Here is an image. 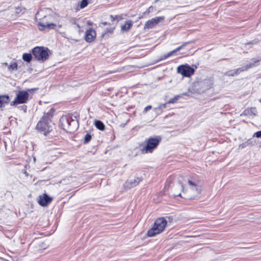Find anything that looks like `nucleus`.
Returning <instances> with one entry per match:
<instances>
[{"mask_svg":"<svg viewBox=\"0 0 261 261\" xmlns=\"http://www.w3.org/2000/svg\"><path fill=\"white\" fill-rule=\"evenodd\" d=\"M62 128L67 132L72 133L75 132L79 127V122L76 117H73L72 115H67L62 116L60 119Z\"/></svg>","mask_w":261,"mask_h":261,"instance_id":"obj_1","label":"nucleus"},{"mask_svg":"<svg viewBox=\"0 0 261 261\" xmlns=\"http://www.w3.org/2000/svg\"><path fill=\"white\" fill-rule=\"evenodd\" d=\"M167 225V221L164 218H158L154 223L153 227L147 232L148 237H152L162 232Z\"/></svg>","mask_w":261,"mask_h":261,"instance_id":"obj_2","label":"nucleus"},{"mask_svg":"<svg viewBox=\"0 0 261 261\" xmlns=\"http://www.w3.org/2000/svg\"><path fill=\"white\" fill-rule=\"evenodd\" d=\"M188 184L189 188L187 191L186 197L189 199H194L200 194L202 190L201 186L198 181L191 180H188Z\"/></svg>","mask_w":261,"mask_h":261,"instance_id":"obj_3","label":"nucleus"},{"mask_svg":"<svg viewBox=\"0 0 261 261\" xmlns=\"http://www.w3.org/2000/svg\"><path fill=\"white\" fill-rule=\"evenodd\" d=\"M49 50L47 48L37 46L32 50L34 58L38 61H44L48 58Z\"/></svg>","mask_w":261,"mask_h":261,"instance_id":"obj_4","label":"nucleus"},{"mask_svg":"<svg viewBox=\"0 0 261 261\" xmlns=\"http://www.w3.org/2000/svg\"><path fill=\"white\" fill-rule=\"evenodd\" d=\"M51 18V16L48 15H45L43 18L40 19V21L38 22L39 30L43 31L46 29H54L56 25V24L50 22Z\"/></svg>","mask_w":261,"mask_h":261,"instance_id":"obj_5","label":"nucleus"},{"mask_svg":"<svg viewBox=\"0 0 261 261\" xmlns=\"http://www.w3.org/2000/svg\"><path fill=\"white\" fill-rule=\"evenodd\" d=\"M161 141L160 138H150L144 148L146 152H152L153 149L157 147Z\"/></svg>","mask_w":261,"mask_h":261,"instance_id":"obj_6","label":"nucleus"},{"mask_svg":"<svg viewBox=\"0 0 261 261\" xmlns=\"http://www.w3.org/2000/svg\"><path fill=\"white\" fill-rule=\"evenodd\" d=\"M195 70L191 68L188 65H181L179 66L177 68V72L181 74L182 76L189 77L194 74Z\"/></svg>","mask_w":261,"mask_h":261,"instance_id":"obj_7","label":"nucleus"},{"mask_svg":"<svg viewBox=\"0 0 261 261\" xmlns=\"http://www.w3.org/2000/svg\"><path fill=\"white\" fill-rule=\"evenodd\" d=\"M29 97V93L27 91H19L16 97L11 102V105L25 103Z\"/></svg>","mask_w":261,"mask_h":261,"instance_id":"obj_8","label":"nucleus"},{"mask_svg":"<svg viewBox=\"0 0 261 261\" xmlns=\"http://www.w3.org/2000/svg\"><path fill=\"white\" fill-rule=\"evenodd\" d=\"M36 128L41 131H44V135H46V133L51 130V127L49 123L45 121V116L42 118L41 120L38 122Z\"/></svg>","mask_w":261,"mask_h":261,"instance_id":"obj_9","label":"nucleus"},{"mask_svg":"<svg viewBox=\"0 0 261 261\" xmlns=\"http://www.w3.org/2000/svg\"><path fill=\"white\" fill-rule=\"evenodd\" d=\"M164 20V16L156 17L147 21L144 26V29H149L154 28L160 22Z\"/></svg>","mask_w":261,"mask_h":261,"instance_id":"obj_10","label":"nucleus"},{"mask_svg":"<svg viewBox=\"0 0 261 261\" xmlns=\"http://www.w3.org/2000/svg\"><path fill=\"white\" fill-rule=\"evenodd\" d=\"M258 61L254 62V63H250L249 64H247L245 67H242L237 69L236 70L233 71H229L227 73V75L228 76H234L238 73H240L241 72L247 70L250 68H251L255 65V63H257Z\"/></svg>","mask_w":261,"mask_h":261,"instance_id":"obj_11","label":"nucleus"},{"mask_svg":"<svg viewBox=\"0 0 261 261\" xmlns=\"http://www.w3.org/2000/svg\"><path fill=\"white\" fill-rule=\"evenodd\" d=\"M39 198L38 202L39 204L42 206H47L53 200L51 197H49L45 193L42 195H40Z\"/></svg>","mask_w":261,"mask_h":261,"instance_id":"obj_12","label":"nucleus"},{"mask_svg":"<svg viewBox=\"0 0 261 261\" xmlns=\"http://www.w3.org/2000/svg\"><path fill=\"white\" fill-rule=\"evenodd\" d=\"M96 32L94 30L90 29L86 31L85 39L87 42H92L96 38Z\"/></svg>","mask_w":261,"mask_h":261,"instance_id":"obj_13","label":"nucleus"},{"mask_svg":"<svg viewBox=\"0 0 261 261\" xmlns=\"http://www.w3.org/2000/svg\"><path fill=\"white\" fill-rule=\"evenodd\" d=\"M141 181V179L139 177L128 180L124 184V187L126 189H130L138 185Z\"/></svg>","mask_w":261,"mask_h":261,"instance_id":"obj_14","label":"nucleus"},{"mask_svg":"<svg viewBox=\"0 0 261 261\" xmlns=\"http://www.w3.org/2000/svg\"><path fill=\"white\" fill-rule=\"evenodd\" d=\"M189 42H185L184 44H182L181 45L179 46L177 48H176L175 49L169 52L167 55H164V56H162L160 59V61L165 60L167 59V58L169 57L170 56L173 55L174 53L179 51L181 48H182L185 46H186L187 44H188Z\"/></svg>","mask_w":261,"mask_h":261,"instance_id":"obj_15","label":"nucleus"},{"mask_svg":"<svg viewBox=\"0 0 261 261\" xmlns=\"http://www.w3.org/2000/svg\"><path fill=\"white\" fill-rule=\"evenodd\" d=\"M256 110L254 108H251L250 109H247L244 111L241 116H254L256 115Z\"/></svg>","mask_w":261,"mask_h":261,"instance_id":"obj_16","label":"nucleus"},{"mask_svg":"<svg viewBox=\"0 0 261 261\" xmlns=\"http://www.w3.org/2000/svg\"><path fill=\"white\" fill-rule=\"evenodd\" d=\"M133 22L132 20H127L125 24L121 25V30L122 32H127L133 26Z\"/></svg>","mask_w":261,"mask_h":261,"instance_id":"obj_17","label":"nucleus"},{"mask_svg":"<svg viewBox=\"0 0 261 261\" xmlns=\"http://www.w3.org/2000/svg\"><path fill=\"white\" fill-rule=\"evenodd\" d=\"M70 22L71 24V26H74V24H76V28L78 29L77 34L80 35L81 32H83V30H81V27L80 26V24L79 23V20L73 18L70 19Z\"/></svg>","mask_w":261,"mask_h":261,"instance_id":"obj_18","label":"nucleus"},{"mask_svg":"<svg viewBox=\"0 0 261 261\" xmlns=\"http://www.w3.org/2000/svg\"><path fill=\"white\" fill-rule=\"evenodd\" d=\"M18 69V65L17 63L16 62H11L8 67V71L12 73V72L14 71H16Z\"/></svg>","mask_w":261,"mask_h":261,"instance_id":"obj_19","label":"nucleus"},{"mask_svg":"<svg viewBox=\"0 0 261 261\" xmlns=\"http://www.w3.org/2000/svg\"><path fill=\"white\" fill-rule=\"evenodd\" d=\"M9 101V97L8 95L0 96V108L3 107L5 104L8 103Z\"/></svg>","mask_w":261,"mask_h":261,"instance_id":"obj_20","label":"nucleus"},{"mask_svg":"<svg viewBox=\"0 0 261 261\" xmlns=\"http://www.w3.org/2000/svg\"><path fill=\"white\" fill-rule=\"evenodd\" d=\"M95 125L96 128L99 130H103L105 129V125L99 120H96L95 121Z\"/></svg>","mask_w":261,"mask_h":261,"instance_id":"obj_21","label":"nucleus"},{"mask_svg":"<svg viewBox=\"0 0 261 261\" xmlns=\"http://www.w3.org/2000/svg\"><path fill=\"white\" fill-rule=\"evenodd\" d=\"M32 59V55L31 54L24 53L22 55V59L27 62H30Z\"/></svg>","mask_w":261,"mask_h":261,"instance_id":"obj_22","label":"nucleus"},{"mask_svg":"<svg viewBox=\"0 0 261 261\" xmlns=\"http://www.w3.org/2000/svg\"><path fill=\"white\" fill-rule=\"evenodd\" d=\"M78 29L76 28V24H74V26H71L70 32L72 35H74L77 34Z\"/></svg>","mask_w":261,"mask_h":261,"instance_id":"obj_23","label":"nucleus"},{"mask_svg":"<svg viewBox=\"0 0 261 261\" xmlns=\"http://www.w3.org/2000/svg\"><path fill=\"white\" fill-rule=\"evenodd\" d=\"M180 97V95H176L173 98H171L168 101V103H173L174 102H175L178 99V98Z\"/></svg>","mask_w":261,"mask_h":261,"instance_id":"obj_24","label":"nucleus"},{"mask_svg":"<svg viewBox=\"0 0 261 261\" xmlns=\"http://www.w3.org/2000/svg\"><path fill=\"white\" fill-rule=\"evenodd\" d=\"M110 18L112 21H115V20H117L118 21L123 19L122 16L121 15H115V16L110 15Z\"/></svg>","mask_w":261,"mask_h":261,"instance_id":"obj_25","label":"nucleus"},{"mask_svg":"<svg viewBox=\"0 0 261 261\" xmlns=\"http://www.w3.org/2000/svg\"><path fill=\"white\" fill-rule=\"evenodd\" d=\"M166 108V103L161 104L158 107L154 108V111H157L158 110L162 111L163 109Z\"/></svg>","mask_w":261,"mask_h":261,"instance_id":"obj_26","label":"nucleus"},{"mask_svg":"<svg viewBox=\"0 0 261 261\" xmlns=\"http://www.w3.org/2000/svg\"><path fill=\"white\" fill-rule=\"evenodd\" d=\"M91 136L89 134H87L86 135V136H85L84 143H88L91 140Z\"/></svg>","mask_w":261,"mask_h":261,"instance_id":"obj_27","label":"nucleus"},{"mask_svg":"<svg viewBox=\"0 0 261 261\" xmlns=\"http://www.w3.org/2000/svg\"><path fill=\"white\" fill-rule=\"evenodd\" d=\"M88 4L87 0H82L81 3L80 7L81 8H84L86 7Z\"/></svg>","mask_w":261,"mask_h":261,"instance_id":"obj_28","label":"nucleus"},{"mask_svg":"<svg viewBox=\"0 0 261 261\" xmlns=\"http://www.w3.org/2000/svg\"><path fill=\"white\" fill-rule=\"evenodd\" d=\"M114 28H111L109 29H107L105 32L102 34V36H103L105 35H106L107 33H112L114 31Z\"/></svg>","mask_w":261,"mask_h":261,"instance_id":"obj_29","label":"nucleus"},{"mask_svg":"<svg viewBox=\"0 0 261 261\" xmlns=\"http://www.w3.org/2000/svg\"><path fill=\"white\" fill-rule=\"evenodd\" d=\"M253 137H256L257 138H261V130L256 132L254 134Z\"/></svg>","mask_w":261,"mask_h":261,"instance_id":"obj_30","label":"nucleus"},{"mask_svg":"<svg viewBox=\"0 0 261 261\" xmlns=\"http://www.w3.org/2000/svg\"><path fill=\"white\" fill-rule=\"evenodd\" d=\"M151 109V106H148L145 108L143 110V113H146L148 111L150 110Z\"/></svg>","mask_w":261,"mask_h":261,"instance_id":"obj_31","label":"nucleus"},{"mask_svg":"<svg viewBox=\"0 0 261 261\" xmlns=\"http://www.w3.org/2000/svg\"><path fill=\"white\" fill-rule=\"evenodd\" d=\"M152 8V6L149 7V8L145 12H144L143 14L145 15L146 14H149L151 12V9Z\"/></svg>","mask_w":261,"mask_h":261,"instance_id":"obj_32","label":"nucleus"},{"mask_svg":"<svg viewBox=\"0 0 261 261\" xmlns=\"http://www.w3.org/2000/svg\"><path fill=\"white\" fill-rule=\"evenodd\" d=\"M9 64H8V63L7 62H5V63H2V67L3 68H5V67H7V68L8 67V65H9Z\"/></svg>","mask_w":261,"mask_h":261,"instance_id":"obj_33","label":"nucleus"},{"mask_svg":"<svg viewBox=\"0 0 261 261\" xmlns=\"http://www.w3.org/2000/svg\"><path fill=\"white\" fill-rule=\"evenodd\" d=\"M208 83H210L211 85V82L209 81H205L204 82H202V85H205L206 84H208Z\"/></svg>","mask_w":261,"mask_h":261,"instance_id":"obj_34","label":"nucleus"},{"mask_svg":"<svg viewBox=\"0 0 261 261\" xmlns=\"http://www.w3.org/2000/svg\"><path fill=\"white\" fill-rule=\"evenodd\" d=\"M173 196H174V197L178 196H181V194H180V193H178V194L174 193V194H173Z\"/></svg>","mask_w":261,"mask_h":261,"instance_id":"obj_35","label":"nucleus"},{"mask_svg":"<svg viewBox=\"0 0 261 261\" xmlns=\"http://www.w3.org/2000/svg\"><path fill=\"white\" fill-rule=\"evenodd\" d=\"M87 24L89 25H92L93 24V22L90 21H87Z\"/></svg>","mask_w":261,"mask_h":261,"instance_id":"obj_36","label":"nucleus"},{"mask_svg":"<svg viewBox=\"0 0 261 261\" xmlns=\"http://www.w3.org/2000/svg\"><path fill=\"white\" fill-rule=\"evenodd\" d=\"M101 24L103 25H106L108 24V23L107 22H103L101 23Z\"/></svg>","mask_w":261,"mask_h":261,"instance_id":"obj_37","label":"nucleus"},{"mask_svg":"<svg viewBox=\"0 0 261 261\" xmlns=\"http://www.w3.org/2000/svg\"><path fill=\"white\" fill-rule=\"evenodd\" d=\"M36 15H37V16L39 17V16L40 15V12H38V13L36 14Z\"/></svg>","mask_w":261,"mask_h":261,"instance_id":"obj_38","label":"nucleus"},{"mask_svg":"<svg viewBox=\"0 0 261 261\" xmlns=\"http://www.w3.org/2000/svg\"><path fill=\"white\" fill-rule=\"evenodd\" d=\"M62 25L61 24H59V25H58V28H61V27H62Z\"/></svg>","mask_w":261,"mask_h":261,"instance_id":"obj_39","label":"nucleus"},{"mask_svg":"<svg viewBox=\"0 0 261 261\" xmlns=\"http://www.w3.org/2000/svg\"><path fill=\"white\" fill-rule=\"evenodd\" d=\"M142 17H143V15H141V16H140V17H139V19H141Z\"/></svg>","mask_w":261,"mask_h":261,"instance_id":"obj_40","label":"nucleus"},{"mask_svg":"<svg viewBox=\"0 0 261 261\" xmlns=\"http://www.w3.org/2000/svg\"><path fill=\"white\" fill-rule=\"evenodd\" d=\"M211 85H210V86H207V87H206V89H209L210 88H211Z\"/></svg>","mask_w":261,"mask_h":261,"instance_id":"obj_41","label":"nucleus"},{"mask_svg":"<svg viewBox=\"0 0 261 261\" xmlns=\"http://www.w3.org/2000/svg\"><path fill=\"white\" fill-rule=\"evenodd\" d=\"M180 188H182V190H184V188H182V185H180Z\"/></svg>","mask_w":261,"mask_h":261,"instance_id":"obj_42","label":"nucleus"},{"mask_svg":"<svg viewBox=\"0 0 261 261\" xmlns=\"http://www.w3.org/2000/svg\"><path fill=\"white\" fill-rule=\"evenodd\" d=\"M159 0H155V3H156L157 2H158Z\"/></svg>","mask_w":261,"mask_h":261,"instance_id":"obj_43","label":"nucleus"},{"mask_svg":"<svg viewBox=\"0 0 261 261\" xmlns=\"http://www.w3.org/2000/svg\"><path fill=\"white\" fill-rule=\"evenodd\" d=\"M68 39H71V36H70V38H68Z\"/></svg>","mask_w":261,"mask_h":261,"instance_id":"obj_44","label":"nucleus"},{"mask_svg":"<svg viewBox=\"0 0 261 261\" xmlns=\"http://www.w3.org/2000/svg\"><path fill=\"white\" fill-rule=\"evenodd\" d=\"M187 94L186 93H183L182 95H186Z\"/></svg>","mask_w":261,"mask_h":261,"instance_id":"obj_45","label":"nucleus"}]
</instances>
